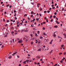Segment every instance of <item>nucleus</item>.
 <instances>
[{"label":"nucleus","mask_w":66,"mask_h":66,"mask_svg":"<svg viewBox=\"0 0 66 66\" xmlns=\"http://www.w3.org/2000/svg\"><path fill=\"white\" fill-rule=\"evenodd\" d=\"M46 23V22H43V23L44 24H45V23Z\"/></svg>","instance_id":"obj_48"},{"label":"nucleus","mask_w":66,"mask_h":66,"mask_svg":"<svg viewBox=\"0 0 66 66\" xmlns=\"http://www.w3.org/2000/svg\"><path fill=\"white\" fill-rule=\"evenodd\" d=\"M51 22H52V21H53V19H52L51 21H50Z\"/></svg>","instance_id":"obj_19"},{"label":"nucleus","mask_w":66,"mask_h":66,"mask_svg":"<svg viewBox=\"0 0 66 66\" xmlns=\"http://www.w3.org/2000/svg\"><path fill=\"white\" fill-rule=\"evenodd\" d=\"M54 28H57V26H54Z\"/></svg>","instance_id":"obj_17"},{"label":"nucleus","mask_w":66,"mask_h":66,"mask_svg":"<svg viewBox=\"0 0 66 66\" xmlns=\"http://www.w3.org/2000/svg\"><path fill=\"white\" fill-rule=\"evenodd\" d=\"M41 51V48L39 49L37 51Z\"/></svg>","instance_id":"obj_10"},{"label":"nucleus","mask_w":66,"mask_h":66,"mask_svg":"<svg viewBox=\"0 0 66 66\" xmlns=\"http://www.w3.org/2000/svg\"><path fill=\"white\" fill-rule=\"evenodd\" d=\"M43 30H45V27H43Z\"/></svg>","instance_id":"obj_25"},{"label":"nucleus","mask_w":66,"mask_h":66,"mask_svg":"<svg viewBox=\"0 0 66 66\" xmlns=\"http://www.w3.org/2000/svg\"><path fill=\"white\" fill-rule=\"evenodd\" d=\"M50 12V11H49L48 10V11H47V13H49Z\"/></svg>","instance_id":"obj_36"},{"label":"nucleus","mask_w":66,"mask_h":66,"mask_svg":"<svg viewBox=\"0 0 66 66\" xmlns=\"http://www.w3.org/2000/svg\"><path fill=\"white\" fill-rule=\"evenodd\" d=\"M51 6H52V7H53V6H54V5H52Z\"/></svg>","instance_id":"obj_47"},{"label":"nucleus","mask_w":66,"mask_h":66,"mask_svg":"<svg viewBox=\"0 0 66 66\" xmlns=\"http://www.w3.org/2000/svg\"><path fill=\"white\" fill-rule=\"evenodd\" d=\"M54 15H56V12H55L54 13Z\"/></svg>","instance_id":"obj_40"},{"label":"nucleus","mask_w":66,"mask_h":66,"mask_svg":"<svg viewBox=\"0 0 66 66\" xmlns=\"http://www.w3.org/2000/svg\"><path fill=\"white\" fill-rule=\"evenodd\" d=\"M33 26L34 25H33V24H32L31 25V27H33Z\"/></svg>","instance_id":"obj_28"},{"label":"nucleus","mask_w":66,"mask_h":66,"mask_svg":"<svg viewBox=\"0 0 66 66\" xmlns=\"http://www.w3.org/2000/svg\"><path fill=\"white\" fill-rule=\"evenodd\" d=\"M35 20V19H34L33 20V21H34Z\"/></svg>","instance_id":"obj_51"},{"label":"nucleus","mask_w":66,"mask_h":66,"mask_svg":"<svg viewBox=\"0 0 66 66\" xmlns=\"http://www.w3.org/2000/svg\"><path fill=\"white\" fill-rule=\"evenodd\" d=\"M57 63L55 64V66H57Z\"/></svg>","instance_id":"obj_54"},{"label":"nucleus","mask_w":66,"mask_h":66,"mask_svg":"<svg viewBox=\"0 0 66 66\" xmlns=\"http://www.w3.org/2000/svg\"><path fill=\"white\" fill-rule=\"evenodd\" d=\"M47 12V11H44V13H46Z\"/></svg>","instance_id":"obj_30"},{"label":"nucleus","mask_w":66,"mask_h":66,"mask_svg":"<svg viewBox=\"0 0 66 66\" xmlns=\"http://www.w3.org/2000/svg\"><path fill=\"white\" fill-rule=\"evenodd\" d=\"M24 16H27V14H26L24 15Z\"/></svg>","instance_id":"obj_26"},{"label":"nucleus","mask_w":66,"mask_h":66,"mask_svg":"<svg viewBox=\"0 0 66 66\" xmlns=\"http://www.w3.org/2000/svg\"><path fill=\"white\" fill-rule=\"evenodd\" d=\"M26 61H25L24 62H23V64H26Z\"/></svg>","instance_id":"obj_6"},{"label":"nucleus","mask_w":66,"mask_h":66,"mask_svg":"<svg viewBox=\"0 0 66 66\" xmlns=\"http://www.w3.org/2000/svg\"><path fill=\"white\" fill-rule=\"evenodd\" d=\"M14 32H17V30H14Z\"/></svg>","instance_id":"obj_42"},{"label":"nucleus","mask_w":66,"mask_h":66,"mask_svg":"<svg viewBox=\"0 0 66 66\" xmlns=\"http://www.w3.org/2000/svg\"><path fill=\"white\" fill-rule=\"evenodd\" d=\"M43 35H44L45 36H46V34L45 33H43Z\"/></svg>","instance_id":"obj_13"},{"label":"nucleus","mask_w":66,"mask_h":66,"mask_svg":"<svg viewBox=\"0 0 66 66\" xmlns=\"http://www.w3.org/2000/svg\"><path fill=\"white\" fill-rule=\"evenodd\" d=\"M3 21H4V22H5V19H3Z\"/></svg>","instance_id":"obj_27"},{"label":"nucleus","mask_w":66,"mask_h":66,"mask_svg":"<svg viewBox=\"0 0 66 66\" xmlns=\"http://www.w3.org/2000/svg\"><path fill=\"white\" fill-rule=\"evenodd\" d=\"M65 54H66V53H64V55H65Z\"/></svg>","instance_id":"obj_63"},{"label":"nucleus","mask_w":66,"mask_h":66,"mask_svg":"<svg viewBox=\"0 0 66 66\" xmlns=\"http://www.w3.org/2000/svg\"><path fill=\"white\" fill-rule=\"evenodd\" d=\"M8 58L9 59H11L12 58V56H10L8 57Z\"/></svg>","instance_id":"obj_3"},{"label":"nucleus","mask_w":66,"mask_h":66,"mask_svg":"<svg viewBox=\"0 0 66 66\" xmlns=\"http://www.w3.org/2000/svg\"><path fill=\"white\" fill-rule=\"evenodd\" d=\"M14 14H15V15H14V16H16V14L15 13Z\"/></svg>","instance_id":"obj_43"},{"label":"nucleus","mask_w":66,"mask_h":66,"mask_svg":"<svg viewBox=\"0 0 66 66\" xmlns=\"http://www.w3.org/2000/svg\"><path fill=\"white\" fill-rule=\"evenodd\" d=\"M46 18H46V17H44V19L45 20H46Z\"/></svg>","instance_id":"obj_35"},{"label":"nucleus","mask_w":66,"mask_h":66,"mask_svg":"<svg viewBox=\"0 0 66 66\" xmlns=\"http://www.w3.org/2000/svg\"><path fill=\"white\" fill-rule=\"evenodd\" d=\"M36 57L37 60H38V59H40V57L38 56H36Z\"/></svg>","instance_id":"obj_1"},{"label":"nucleus","mask_w":66,"mask_h":66,"mask_svg":"<svg viewBox=\"0 0 66 66\" xmlns=\"http://www.w3.org/2000/svg\"><path fill=\"white\" fill-rule=\"evenodd\" d=\"M53 18H56V16H55V15L54 16Z\"/></svg>","instance_id":"obj_14"},{"label":"nucleus","mask_w":66,"mask_h":66,"mask_svg":"<svg viewBox=\"0 0 66 66\" xmlns=\"http://www.w3.org/2000/svg\"><path fill=\"white\" fill-rule=\"evenodd\" d=\"M11 33L12 34H13V33H14V31H12L11 32Z\"/></svg>","instance_id":"obj_24"},{"label":"nucleus","mask_w":66,"mask_h":66,"mask_svg":"<svg viewBox=\"0 0 66 66\" xmlns=\"http://www.w3.org/2000/svg\"><path fill=\"white\" fill-rule=\"evenodd\" d=\"M17 39L18 40H19V38H17Z\"/></svg>","instance_id":"obj_58"},{"label":"nucleus","mask_w":66,"mask_h":66,"mask_svg":"<svg viewBox=\"0 0 66 66\" xmlns=\"http://www.w3.org/2000/svg\"><path fill=\"white\" fill-rule=\"evenodd\" d=\"M40 11H42V8L40 9Z\"/></svg>","instance_id":"obj_62"},{"label":"nucleus","mask_w":66,"mask_h":66,"mask_svg":"<svg viewBox=\"0 0 66 66\" xmlns=\"http://www.w3.org/2000/svg\"><path fill=\"white\" fill-rule=\"evenodd\" d=\"M15 19H17V17H15Z\"/></svg>","instance_id":"obj_59"},{"label":"nucleus","mask_w":66,"mask_h":66,"mask_svg":"<svg viewBox=\"0 0 66 66\" xmlns=\"http://www.w3.org/2000/svg\"><path fill=\"white\" fill-rule=\"evenodd\" d=\"M51 8H50L49 9V10H51Z\"/></svg>","instance_id":"obj_60"},{"label":"nucleus","mask_w":66,"mask_h":66,"mask_svg":"<svg viewBox=\"0 0 66 66\" xmlns=\"http://www.w3.org/2000/svg\"><path fill=\"white\" fill-rule=\"evenodd\" d=\"M62 54V53H59V55H61V54Z\"/></svg>","instance_id":"obj_29"},{"label":"nucleus","mask_w":66,"mask_h":66,"mask_svg":"<svg viewBox=\"0 0 66 66\" xmlns=\"http://www.w3.org/2000/svg\"><path fill=\"white\" fill-rule=\"evenodd\" d=\"M28 30H24V32H28Z\"/></svg>","instance_id":"obj_20"},{"label":"nucleus","mask_w":66,"mask_h":66,"mask_svg":"<svg viewBox=\"0 0 66 66\" xmlns=\"http://www.w3.org/2000/svg\"><path fill=\"white\" fill-rule=\"evenodd\" d=\"M28 56H30V55L29 54H28Z\"/></svg>","instance_id":"obj_41"},{"label":"nucleus","mask_w":66,"mask_h":66,"mask_svg":"<svg viewBox=\"0 0 66 66\" xmlns=\"http://www.w3.org/2000/svg\"><path fill=\"white\" fill-rule=\"evenodd\" d=\"M12 7V6H9V8H11Z\"/></svg>","instance_id":"obj_46"},{"label":"nucleus","mask_w":66,"mask_h":66,"mask_svg":"<svg viewBox=\"0 0 66 66\" xmlns=\"http://www.w3.org/2000/svg\"><path fill=\"white\" fill-rule=\"evenodd\" d=\"M12 21L13 22H15V20H14V21Z\"/></svg>","instance_id":"obj_50"},{"label":"nucleus","mask_w":66,"mask_h":66,"mask_svg":"<svg viewBox=\"0 0 66 66\" xmlns=\"http://www.w3.org/2000/svg\"><path fill=\"white\" fill-rule=\"evenodd\" d=\"M52 4H53L54 3H53V1H52Z\"/></svg>","instance_id":"obj_44"},{"label":"nucleus","mask_w":66,"mask_h":66,"mask_svg":"<svg viewBox=\"0 0 66 66\" xmlns=\"http://www.w3.org/2000/svg\"><path fill=\"white\" fill-rule=\"evenodd\" d=\"M17 57L18 58H19V55H18Z\"/></svg>","instance_id":"obj_32"},{"label":"nucleus","mask_w":66,"mask_h":66,"mask_svg":"<svg viewBox=\"0 0 66 66\" xmlns=\"http://www.w3.org/2000/svg\"><path fill=\"white\" fill-rule=\"evenodd\" d=\"M37 33H38V34H39V31H37Z\"/></svg>","instance_id":"obj_22"},{"label":"nucleus","mask_w":66,"mask_h":66,"mask_svg":"<svg viewBox=\"0 0 66 66\" xmlns=\"http://www.w3.org/2000/svg\"><path fill=\"white\" fill-rule=\"evenodd\" d=\"M64 46V45H61V47H63Z\"/></svg>","instance_id":"obj_55"},{"label":"nucleus","mask_w":66,"mask_h":66,"mask_svg":"<svg viewBox=\"0 0 66 66\" xmlns=\"http://www.w3.org/2000/svg\"><path fill=\"white\" fill-rule=\"evenodd\" d=\"M12 40V43H13L14 42V39H13Z\"/></svg>","instance_id":"obj_16"},{"label":"nucleus","mask_w":66,"mask_h":66,"mask_svg":"<svg viewBox=\"0 0 66 66\" xmlns=\"http://www.w3.org/2000/svg\"><path fill=\"white\" fill-rule=\"evenodd\" d=\"M50 44H52V42H51L49 43Z\"/></svg>","instance_id":"obj_39"},{"label":"nucleus","mask_w":66,"mask_h":66,"mask_svg":"<svg viewBox=\"0 0 66 66\" xmlns=\"http://www.w3.org/2000/svg\"><path fill=\"white\" fill-rule=\"evenodd\" d=\"M60 62V63H62L63 62V61L61 60Z\"/></svg>","instance_id":"obj_38"},{"label":"nucleus","mask_w":66,"mask_h":66,"mask_svg":"<svg viewBox=\"0 0 66 66\" xmlns=\"http://www.w3.org/2000/svg\"><path fill=\"white\" fill-rule=\"evenodd\" d=\"M21 66V64H19V66Z\"/></svg>","instance_id":"obj_64"},{"label":"nucleus","mask_w":66,"mask_h":66,"mask_svg":"<svg viewBox=\"0 0 66 66\" xmlns=\"http://www.w3.org/2000/svg\"><path fill=\"white\" fill-rule=\"evenodd\" d=\"M54 44L52 45V46L53 47H54Z\"/></svg>","instance_id":"obj_56"},{"label":"nucleus","mask_w":66,"mask_h":66,"mask_svg":"<svg viewBox=\"0 0 66 66\" xmlns=\"http://www.w3.org/2000/svg\"><path fill=\"white\" fill-rule=\"evenodd\" d=\"M26 62H27V63H28V62H29V60H26Z\"/></svg>","instance_id":"obj_5"},{"label":"nucleus","mask_w":66,"mask_h":66,"mask_svg":"<svg viewBox=\"0 0 66 66\" xmlns=\"http://www.w3.org/2000/svg\"><path fill=\"white\" fill-rule=\"evenodd\" d=\"M43 38V37H42V36H41L40 37V39H42V38Z\"/></svg>","instance_id":"obj_15"},{"label":"nucleus","mask_w":66,"mask_h":66,"mask_svg":"<svg viewBox=\"0 0 66 66\" xmlns=\"http://www.w3.org/2000/svg\"><path fill=\"white\" fill-rule=\"evenodd\" d=\"M36 43H37V39H36Z\"/></svg>","instance_id":"obj_21"},{"label":"nucleus","mask_w":66,"mask_h":66,"mask_svg":"<svg viewBox=\"0 0 66 66\" xmlns=\"http://www.w3.org/2000/svg\"><path fill=\"white\" fill-rule=\"evenodd\" d=\"M17 54V52H16L15 53H13V55H15V54Z\"/></svg>","instance_id":"obj_9"},{"label":"nucleus","mask_w":66,"mask_h":66,"mask_svg":"<svg viewBox=\"0 0 66 66\" xmlns=\"http://www.w3.org/2000/svg\"><path fill=\"white\" fill-rule=\"evenodd\" d=\"M52 9H55V7H52Z\"/></svg>","instance_id":"obj_37"},{"label":"nucleus","mask_w":66,"mask_h":66,"mask_svg":"<svg viewBox=\"0 0 66 66\" xmlns=\"http://www.w3.org/2000/svg\"><path fill=\"white\" fill-rule=\"evenodd\" d=\"M52 52V50L50 52V54H51V52Z\"/></svg>","instance_id":"obj_34"},{"label":"nucleus","mask_w":66,"mask_h":66,"mask_svg":"<svg viewBox=\"0 0 66 66\" xmlns=\"http://www.w3.org/2000/svg\"><path fill=\"white\" fill-rule=\"evenodd\" d=\"M53 36L54 37H56V35L55 34H54L53 35Z\"/></svg>","instance_id":"obj_7"},{"label":"nucleus","mask_w":66,"mask_h":66,"mask_svg":"<svg viewBox=\"0 0 66 66\" xmlns=\"http://www.w3.org/2000/svg\"><path fill=\"white\" fill-rule=\"evenodd\" d=\"M50 16V17L49 18H51V17H52V15H51Z\"/></svg>","instance_id":"obj_18"},{"label":"nucleus","mask_w":66,"mask_h":66,"mask_svg":"<svg viewBox=\"0 0 66 66\" xmlns=\"http://www.w3.org/2000/svg\"><path fill=\"white\" fill-rule=\"evenodd\" d=\"M31 4H32V5H34V3H31Z\"/></svg>","instance_id":"obj_23"},{"label":"nucleus","mask_w":66,"mask_h":66,"mask_svg":"<svg viewBox=\"0 0 66 66\" xmlns=\"http://www.w3.org/2000/svg\"><path fill=\"white\" fill-rule=\"evenodd\" d=\"M14 13H16V10H14Z\"/></svg>","instance_id":"obj_61"},{"label":"nucleus","mask_w":66,"mask_h":66,"mask_svg":"<svg viewBox=\"0 0 66 66\" xmlns=\"http://www.w3.org/2000/svg\"><path fill=\"white\" fill-rule=\"evenodd\" d=\"M49 40V39H47V40H46V42H48V40Z\"/></svg>","instance_id":"obj_57"},{"label":"nucleus","mask_w":66,"mask_h":66,"mask_svg":"<svg viewBox=\"0 0 66 66\" xmlns=\"http://www.w3.org/2000/svg\"><path fill=\"white\" fill-rule=\"evenodd\" d=\"M9 5H10V4H9L7 5V6H9Z\"/></svg>","instance_id":"obj_52"},{"label":"nucleus","mask_w":66,"mask_h":66,"mask_svg":"<svg viewBox=\"0 0 66 66\" xmlns=\"http://www.w3.org/2000/svg\"><path fill=\"white\" fill-rule=\"evenodd\" d=\"M31 14H34V12L33 11H32L31 12Z\"/></svg>","instance_id":"obj_12"},{"label":"nucleus","mask_w":66,"mask_h":66,"mask_svg":"<svg viewBox=\"0 0 66 66\" xmlns=\"http://www.w3.org/2000/svg\"><path fill=\"white\" fill-rule=\"evenodd\" d=\"M40 3L38 4V5H37V7H39V6H38V5H40Z\"/></svg>","instance_id":"obj_11"},{"label":"nucleus","mask_w":66,"mask_h":66,"mask_svg":"<svg viewBox=\"0 0 66 66\" xmlns=\"http://www.w3.org/2000/svg\"><path fill=\"white\" fill-rule=\"evenodd\" d=\"M4 36L5 37H7V35H6L5 36Z\"/></svg>","instance_id":"obj_45"},{"label":"nucleus","mask_w":66,"mask_h":66,"mask_svg":"<svg viewBox=\"0 0 66 66\" xmlns=\"http://www.w3.org/2000/svg\"><path fill=\"white\" fill-rule=\"evenodd\" d=\"M61 39H60V41H59L60 42H61Z\"/></svg>","instance_id":"obj_53"},{"label":"nucleus","mask_w":66,"mask_h":66,"mask_svg":"<svg viewBox=\"0 0 66 66\" xmlns=\"http://www.w3.org/2000/svg\"><path fill=\"white\" fill-rule=\"evenodd\" d=\"M35 36H37V34H36Z\"/></svg>","instance_id":"obj_49"},{"label":"nucleus","mask_w":66,"mask_h":66,"mask_svg":"<svg viewBox=\"0 0 66 66\" xmlns=\"http://www.w3.org/2000/svg\"><path fill=\"white\" fill-rule=\"evenodd\" d=\"M63 35L64 36V38H66V34H63Z\"/></svg>","instance_id":"obj_4"},{"label":"nucleus","mask_w":66,"mask_h":66,"mask_svg":"<svg viewBox=\"0 0 66 66\" xmlns=\"http://www.w3.org/2000/svg\"><path fill=\"white\" fill-rule=\"evenodd\" d=\"M22 41V39H21V40H20V41L18 42V43H21Z\"/></svg>","instance_id":"obj_2"},{"label":"nucleus","mask_w":66,"mask_h":66,"mask_svg":"<svg viewBox=\"0 0 66 66\" xmlns=\"http://www.w3.org/2000/svg\"><path fill=\"white\" fill-rule=\"evenodd\" d=\"M49 47H47V48L46 49V50H49Z\"/></svg>","instance_id":"obj_8"},{"label":"nucleus","mask_w":66,"mask_h":66,"mask_svg":"<svg viewBox=\"0 0 66 66\" xmlns=\"http://www.w3.org/2000/svg\"><path fill=\"white\" fill-rule=\"evenodd\" d=\"M51 64H53V63L52 62H51Z\"/></svg>","instance_id":"obj_33"},{"label":"nucleus","mask_w":66,"mask_h":66,"mask_svg":"<svg viewBox=\"0 0 66 66\" xmlns=\"http://www.w3.org/2000/svg\"><path fill=\"white\" fill-rule=\"evenodd\" d=\"M7 22L8 23L9 22V20H7Z\"/></svg>","instance_id":"obj_31"}]
</instances>
